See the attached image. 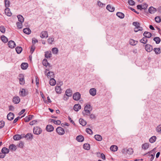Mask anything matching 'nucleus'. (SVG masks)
Returning <instances> with one entry per match:
<instances>
[{"instance_id":"1","label":"nucleus","mask_w":161,"mask_h":161,"mask_svg":"<svg viewBox=\"0 0 161 161\" xmlns=\"http://www.w3.org/2000/svg\"><path fill=\"white\" fill-rule=\"evenodd\" d=\"M92 110V107L90 104H86L84 107V111L82 112V114L84 116H88Z\"/></svg>"},{"instance_id":"2","label":"nucleus","mask_w":161,"mask_h":161,"mask_svg":"<svg viewBox=\"0 0 161 161\" xmlns=\"http://www.w3.org/2000/svg\"><path fill=\"white\" fill-rule=\"evenodd\" d=\"M49 69H50L48 68L45 71V74H47V75L48 78H50L51 79V78H52L53 77H54V73L53 72L50 71H49L47 73V71H49Z\"/></svg>"},{"instance_id":"3","label":"nucleus","mask_w":161,"mask_h":161,"mask_svg":"<svg viewBox=\"0 0 161 161\" xmlns=\"http://www.w3.org/2000/svg\"><path fill=\"white\" fill-rule=\"evenodd\" d=\"M42 130L41 129L37 126L35 127L33 129V133L36 135H39L42 132Z\"/></svg>"},{"instance_id":"4","label":"nucleus","mask_w":161,"mask_h":161,"mask_svg":"<svg viewBox=\"0 0 161 161\" xmlns=\"http://www.w3.org/2000/svg\"><path fill=\"white\" fill-rule=\"evenodd\" d=\"M57 132L59 135H63L64 134V129L61 127H57L56 129Z\"/></svg>"},{"instance_id":"5","label":"nucleus","mask_w":161,"mask_h":161,"mask_svg":"<svg viewBox=\"0 0 161 161\" xmlns=\"http://www.w3.org/2000/svg\"><path fill=\"white\" fill-rule=\"evenodd\" d=\"M19 76L20 84L21 85H24L25 83V80L24 75L22 74H20Z\"/></svg>"},{"instance_id":"6","label":"nucleus","mask_w":161,"mask_h":161,"mask_svg":"<svg viewBox=\"0 0 161 161\" xmlns=\"http://www.w3.org/2000/svg\"><path fill=\"white\" fill-rule=\"evenodd\" d=\"M73 97L74 100H78L80 98V94L78 92H76L73 94Z\"/></svg>"},{"instance_id":"7","label":"nucleus","mask_w":161,"mask_h":161,"mask_svg":"<svg viewBox=\"0 0 161 161\" xmlns=\"http://www.w3.org/2000/svg\"><path fill=\"white\" fill-rule=\"evenodd\" d=\"M8 47L11 48H14L16 46L15 43L14 41L12 40H10L8 42Z\"/></svg>"},{"instance_id":"8","label":"nucleus","mask_w":161,"mask_h":161,"mask_svg":"<svg viewBox=\"0 0 161 161\" xmlns=\"http://www.w3.org/2000/svg\"><path fill=\"white\" fill-rule=\"evenodd\" d=\"M145 49L147 52H150L153 50L152 46L149 44H147L145 46Z\"/></svg>"},{"instance_id":"9","label":"nucleus","mask_w":161,"mask_h":161,"mask_svg":"<svg viewBox=\"0 0 161 161\" xmlns=\"http://www.w3.org/2000/svg\"><path fill=\"white\" fill-rule=\"evenodd\" d=\"M48 35L47 31H42L41 32L40 34V37L41 38H47L48 37Z\"/></svg>"},{"instance_id":"10","label":"nucleus","mask_w":161,"mask_h":161,"mask_svg":"<svg viewBox=\"0 0 161 161\" xmlns=\"http://www.w3.org/2000/svg\"><path fill=\"white\" fill-rule=\"evenodd\" d=\"M20 101L19 97L17 96H15L14 97L13 99V102L15 104L18 103Z\"/></svg>"},{"instance_id":"11","label":"nucleus","mask_w":161,"mask_h":161,"mask_svg":"<svg viewBox=\"0 0 161 161\" xmlns=\"http://www.w3.org/2000/svg\"><path fill=\"white\" fill-rule=\"evenodd\" d=\"M132 24L136 28H139L140 31H141L143 30V28L140 26V24L137 22H134Z\"/></svg>"},{"instance_id":"12","label":"nucleus","mask_w":161,"mask_h":161,"mask_svg":"<svg viewBox=\"0 0 161 161\" xmlns=\"http://www.w3.org/2000/svg\"><path fill=\"white\" fill-rule=\"evenodd\" d=\"M60 83V86H58L57 85L55 87V89L56 92L59 93L61 92V89L60 87V86L63 84V83L62 82H61Z\"/></svg>"},{"instance_id":"13","label":"nucleus","mask_w":161,"mask_h":161,"mask_svg":"<svg viewBox=\"0 0 161 161\" xmlns=\"http://www.w3.org/2000/svg\"><path fill=\"white\" fill-rule=\"evenodd\" d=\"M14 114L13 113L11 112H10L8 114L7 116V118L9 120H12L14 119Z\"/></svg>"},{"instance_id":"14","label":"nucleus","mask_w":161,"mask_h":161,"mask_svg":"<svg viewBox=\"0 0 161 161\" xmlns=\"http://www.w3.org/2000/svg\"><path fill=\"white\" fill-rule=\"evenodd\" d=\"M42 63L44 66H46V67L48 66L49 68L52 69V66L47 62V59H44L42 61Z\"/></svg>"},{"instance_id":"15","label":"nucleus","mask_w":161,"mask_h":161,"mask_svg":"<svg viewBox=\"0 0 161 161\" xmlns=\"http://www.w3.org/2000/svg\"><path fill=\"white\" fill-rule=\"evenodd\" d=\"M46 130L48 132H52L54 130L53 127L51 125H48L46 127Z\"/></svg>"},{"instance_id":"16","label":"nucleus","mask_w":161,"mask_h":161,"mask_svg":"<svg viewBox=\"0 0 161 161\" xmlns=\"http://www.w3.org/2000/svg\"><path fill=\"white\" fill-rule=\"evenodd\" d=\"M97 91L95 88H92L89 90V93L91 95L95 96L96 94Z\"/></svg>"},{"instance_id":"17","label":"nucleus","mask_w":161,"mask_h":161,"mask_svg":"<svg viewBox=\"0 0 161 161\" xmlns=\"http://www.w3.org/2000/svg\"><path fill=\"white\" fill-rule=\"evenodd\" d=\"M106 9L111 12L114 11L115 8L114 7H112L110 5H108L106 7Z\"/></svg>"},{"instance_id":"18","label":"nucleus","mask_w":161,"mask_h":161,"mask_svg":"<svg viewBox=\"0 0 161 161\" xmlns=\"http://www.w3.org/2000/svg\"><path fill=\"white\" fill-rule=\"evenodd\" d=\"M81 107L80 105L79 104H75L74 107V109L75 111H78L80 109Z\"/></svg>"},{"instance_id":"19","label":"nucleus","mask_w":161,"mask_h":161,"mask_svg":"<svg viewBox=\"0 0 161 161\" xmlns=\"http://www.w3.org/2000/svg\"><path fill=\"white\" fill-rule=\"evenodd\" d=\"M65 94L68 97H71L72 94V91L70 89H67L65 91Z\"/></svg>"},{"instance_id":"20","label":"nucleus","mask_w":161,"mask_h":161,"mask_svg":"<svg viewBox=\"0 0 161 161\" xmlns=\"http://www.w3.org/2000/svg\"><path fill=\"white\" fill-rule=\"evenodd\" d=\"M156 11V9L153 7H150L148 9L149 12L151 14H154Z\"/></svg>"},{"instance_id":"21","label":"nucleus","mask_w":161,"mask_h":161,"mask_svg":"<svg viewBox=\"0 0 161 161\" xmlns=\"http://www.w3.org/2000/svg\"><path fill=\"white\" fill-rule=\"evenodd\" d=\"M34 116L33 115H30L27 116H26L24 118V120L25 122H29L30 120L31 119L32 117H33Z\"/></svg>"},{"instance_id":"22","label":"nucleus","mask_w":161,"mask_h":161,"mask_svg":"<svg viewBox=\"0 0 161 161\" xmlns=\"http://www.w3.org/2000/svg\"><path fill=\"white\" fill-rule=\"evenodd\" d=\"M76 139L79 142H82L84 141V137L82 135H79L76 137Z\"/></svg>"},{"instance_id":"23","label":"nucleus","mask_w":161,"mask_h":161,"mask_svg":"<svg viewBox=\"0 0 161 161\" xmlns=\"http://www.w3.org/2000/svg\"><path fill=\"white\" fill-rule=\"evenodd\" d=\"M20 95L21 96L24 97L25 96L27 95V94L25 92V90L24 89H22V90L20 91L19 92Z\"/></svg>"},{"instance_id":"24","label":"nucleus","mask_w":161,"mask_h":161,"mask_svg":"<svg viewBox=\"0 0 161 161\" xmlns=\"http://www.w3.org/2000/svg\"><path fill=\"white\" fill-rule=\"evenodd\" d=\"M24 32L27 34H30L31 32V31L29 28H24L23 30Z\"/></svg>"},{"instance_id":"25","label":"nucleus","mask_w":161,"mask_h":161,"mask_svg":"<svg viewBox=\"0 0 161 161\" xmlns=\"http://www.w3.org/2000/svg\"><path fill=\"white\" fill-rule=\"evenodd\" d=\"M143 36H144L146 38H150L151 37L152 34L149 32L145 31L143 33Z\"/></svg>"},{"instance_id":"26","label":"nucleus","mask_w":161,"mask_h":161,"mask_svg":"<svg viewBox=\"0 0 161 161\" xmlns=\"http://www.w3.org/2000/svg\"><path fill=\"white\" fill-rule=\"evenodd\" d=\"M22 137L20 135H15L13 136V139L15 140H20Z\"/></svg>"},{"instance_id":"27","label":"nucleus","mask_w":161,"mask_h":161,"mask_svg":"<svg viewBox=\"0 0 161 161\" xmlns=\"http://www.w3.org/2000/svg\"><path fill=\"white\" fill-rule=\"evenodd\" d=\"M28 64L25 63H23L21 65V68L23 69H26L28 67Z\"/></svg>"},{"instance_id":"28","label":"nucleus","mask_w":161,"mask_h":161,"mask_svg":"<svg viewBox=\"0 0 161 161\" xmlns=\"http://www.w3.org/2000/svg\"><path fill=\"white\" fill-rule=\"evenodd\" d=\"M5 12L6 14L8 16H10L12 15V13L9 8H7L5 9Z\"/></svg>"},{"instance_id":"29","label":"nucleus","mask_w":161,"mask_h":161,"mask_svg":"<svg viewBox=\"0 0 161 161\" xmlns=\"http://www.w3.org/2000/svg\"><path fill=\"white\" fill-rule=\"evenodd\" d=\"M116 15L120 19H123L125 17L124 14L121 12H117L116 13Z\"/></svg>"},{"instance_id":"30","label":"nucleus","mask_w":161,"mask_h":161,"mask_svg":"<svg viewBox=\"0 0 161 161\" xmlns=\"http://www.w3.org/2000/svg\"><path fill=\"white\" fill-rule=\"evenodd\" d=\"M56 83V81L53 78H51L49 81L50 84L52 86H54Z\"/></svg>"},{"instance_id":"31","label":"nucleus","mask_w":161,"mask_h":161,"mask_svg":"<svg viewBox=\"0 0 161 161\" xmlns=\"http://www.w3.org/2000/svg\"><path fill=\"white\" fill-rule=\"evenodd\" d=\"M95 138L97 141H100L102 140V136L99 135H96L94 136Z\"/></svg>"},{"instance_id":"32","label":"nucleus","mask_w":161,"mask_h":161,"mask_svg":"<svg viewBox=\"0 0 161 161\" xmlns=\"http://www.w3.org/2000/svg\"><path fill=\"white\" fill-rule=\"evenodd\" d=\"M51 51H47L45 52V57L47 58H49L51 57Z\"/></svg>"},{"instance_id":"33","label":"nucleus","mask_w":161,"mask_h":161,"mask_svg":"<svg viewBox=\"0 0 161 161\" xmlns=\"http://www.w3.org/2000/svg\"><path fill=\"white\" fill-rule=\"evenodd\" d=\"M9 152V149L5 147H3L1 150V152L7 154Z\"/></svg>"},{"instance_id":"34","label":"nucleus","mask_w":161,"mask_h":161,"mask_svg":"<svg viewBox=\"0 0 161 161\" xmlns=\"http://www.w3.org/2000/svg\"><path fill=\"white\" fill-rule=\"evenodd\" d=\"M129 42L130 44L132 46H134L137 43V41H135L132 39H130V40Z\"/></svg>"},{"instance_id":"35","label":"nucleus","mask_w":161,"mask_h":161,"mask_svg":"<svg viewBox=\"0 0 161 161\" xmlns=\"http://www.w3.org/2000/svg\"><path fill=\"white\" fill-rule=\"evenodd\" d=\"M18 20L21 23H23L24 21V18L21 15H19L17 16Z\"/></svg>"},{"instance_id":"36","label":"nucleus","mask_w":161,"mask_h":161,"mask_svg":"<svg viewBox=\"0 0 161 161\" xmlns=\"http://www.w3.org/2000/svg\"><path fill=\"white\" fill-rule=\"evenodd\" d=\"M2 41L4 43H6L8 41V38L4 36H2L1 37Z\"/></svg>"},{"instance_id":"37","label":"nucleus","mask_w":161,"mask_h":161,"mask_svg":"<svg viewBox=\"0 0 161 161\" xmlns=\"http://www.w3.org/2000/svg\"><path fill=\"white\" fill-rule=\"evenodd\" d=\"M79 122L80 124H81L83 126H85L86 124V122L83 119H80Z\"/></svg>"},{"instance_id":"38","label":"nucleus","mask_w":161,"mask_h":161,"mask_svg":"<svg viewBox=\"0 0 161 161\" xmlns=\"http://www.w3.org/2000/svg\"><path fill=\"white\" fill-rule=\"evenodd\" d=\"M25 137L28 140L31 139L33 138V135L31 133H28L25 135Z\"/></svg>"},{"instance_id":"39","label":"nucleus","mask_w":161,"mask_h":161,"mask_svg":"<svg viewBox=\"0 0 161 161\" xmlns=\"http://www.w3.org/2000/svg\"><path fill=\"white\" fill-rule=\"evenodd\" d=\"M15 50L17 53L18 54H19L22 51V48L21 47H17L16 48Z\"/></svg>"},{"instance_id":"40","label":"nucleus","mask_w":161,"mask_h":161,"mask_svg":"<svg viewBox=\"0 0 161 161\" xmlns=\"http://www.w3.org/2000/svg\"><path fill=\"white\" fill-rule=\"evenodd\" d=\"M118 147L116 145L112 146L110 147V150L114 152H115L117 151L118 149Z\"/></svg>"},{"instance_id":"41","label":"nucleus","mask_w":161,"mask_h":161,"mask_svg":"<svg viewBox=\"0 0 161 161\" xmlns=\"http://www.w3.org/2000/svg\"><path fill=\"white\" fill-rule=\"evenodd\" d=\"M156 137L155 136H153L150 138L149 141L151 143H153L156 141Z\"/></svg>"},{"instance_id":"42","label":"nucleus","mask_w":161,"mask_h":161,"mask_svg":"<svg viewBox=\"0 0 161 161\" xmlns=\"http://www.w3.org/2000/svg\"><path fill=\"white\" fill-rule=\"evenodd\" d=\"M153 51L157 54H159L161 53L160 49V48H155L153 49Z\"/></svg>"},{"instance_id":"43","label":"nucleus","mask_w":161,"mask_h":161,"mask_svg":"<svg viewBox=\"0 0 161 161\" xmlns=\"http://www.w3.org/2000/svg\"><path fill=\"white\" fill-rule=\"evenodd\" d=\"M153 40L157 44H159L161 41L160 38L158 37H154L153 38Z\"/></svg>"},{"instance_id":"44","label":"nucleus","mask_w":161,"mask_h":161,"mask_svg":"<svg viewBox=\"0 0 161 161\" xmlns=\"http://www.w3.org/2000/svg\"><path fill=\"white\" fill-rule=\"evenodd\" d=\"M9 148L12 150L15 151L16 150V147L15 145L13 144H12L10 145Z\"/></svg>"},{"instance_id":"45","label":"nucleus","mask_w":161,"mask_h":161,"mask_svg":"<svg viewBox=\"0 0 161 161\" xmlns=\"http://www.w3.org/2000/svg\"><path fill=\"white\" fill-rule=\"evenodd\" d=\"M83 148L86 150H88L90 149V145L87 143L84 144L83 145Z\"/></svg>"},{"instance_id":"46","label":"nucleus","mask_w":161,"mask_h":161,"mask_svg":"<svg viewBox=\"0 0 161 161\" xmlns=\"http://www.w3.org/2000/svg\"><path fill=\"white\" fill-rule=\"evenodd\" d=\"M127 154H132L133 153V149L131 148H129L127 149Z\"/></svg>"},{"instance_id":"47","label":"nucleus","mask_w":161,"mask_h":161,"mask_svg":"<svg viewBox=\"0 0 161 161\" xmlns=\"http://www.w3.org/2000/svg\"><path fill=\"white\" fill-rule=\"evenodd\" d=\"M149 144L148 143H145L142 145V147L145 150L147 149L149 147Z\"/></svg>"},{"instance_id":"48","label":"nucleus","mask_w":161,"mask_h":161,"mask_svg":"<svg viewBox=\"0 0 161 161\" xmlns=\"http://www.w3.org/2000/svg\"><path fill=\"white\" fill-rule=\"evenodd\" d=\"M147 39L145 37H143L140 40V42L144 44H146L147 42Z\"/></svg>"},{"instance_id":"49","label":"nucleus","mask_w":161,"mask_h":161,"mask_svg":"<svg viewBox=\"0 0 161 161\" xmlns=\"http://www.w3.org/2000/svg\"><path fill=\"white\" fill-rule=\"evenodd\" d=\"M54 41V39L53 37H49L47 39L48 43L51 44L52 42Z\"/></svg>"},{"instance_id":"50","label":"nucleus","mask_w":161,"mask_h":161,"mask_svg":"<svg viewBox=\"0 0 161 161\" xmlns=\"http://www.w3.org/2000/svg\"><path fill=\"white\" fill-rule=\"evenodd\" d=\"M152 151L150 152L149 153H149V154H148V156L149 157H151V158L150 159V161H152L153 159H154V156H155V154H150V153H152ZM148 153H147V154H148Z\"/></svg>"},{"instance_id":"51","label":"nucleus","mask_w":161,"mask_h":161,"mask_svg":"<svg viewBox=\"0 0 161 161\" xmlns=\"http://www.w3.org/2000/svg\"><path fill=\"white\" fill-rule=\"evenodd\" d=\"M52 51L53 53L54 54H57L58 52V49L56 47L53 48Z\"/></svg>"},{"instance_id":"52","label":"nucleus","mask_w":161,"mask_h":161,"mask_svg":"<svg viewBox=\"0 0 161 161\" xmlns=\"http://www.w3.org/2000/svg\"><path fill=\"white\" fill-rule=\"evenodd\" d=\"M128 3L131 6L134 5L135 4V2L133 0H128Z\"/></svg>"},{"instance_id":"53","label":"nucleus","mask_w":161,"mask_h":161,"mask_svg":"<svg viewBox=\"0 0 161 161\" xmlns=\"http://www.w3.org/2000/svg\"><path fill=\"white\" fill-rule=\"evenodd\" d=\"M51 121L55 124L59 125L61 124V121L59 120H56L55 119H52Z\"/></svg>"},{"instance_id":"54","label":"nucleus","mask_w":161,"mask_h":161,"mask_svg":"<svg viewBox=\"0 0 161 161\" xmlns=\"http://www.w3.org/2000/svg\"><path fill=\"white\" fill-rule=\"evenodd\" d=\"M0 31L3 33H4L5 31V28L3 26H0Z\"/></svg>"},{"instance_id":"55","label":"nucleus","mask_w":161,"mask_h":161,"mask_svg":"<svg viewBox=\"0 0 161 161\" xmlns=\"http://www.w3.org/2000/svg\"><path fill=\"white\" fill-rule=\"evenodd\" d=\"M156 130L158 132H161V125H158L157 127Z\"/></svg>"},{"instance_id":"56","label":"nucleus","mask_w":161,"mask_h":161,"mask_svg":"<svg viewBox=\"0 0 161 161\" xmlns=\"http://www.w3.org/2000/svg\"><path fill=\"white\" fill-rule=\"evenodd\" d=\"M16 25L18 28L21 29L22 28V23L17 22Z\"/></svg>"},{"instance_id":"57","label":"nucleus","mask_w":161,"mask_h":161,"mask_svg":"<svg viewBox=\"0 0 161 161\" xmlns=\"http://www.w3.org/2000/svg\"><path fill=\"white\" fill-rule=\"evenodd\" d=\"M5 7L8 8L9 6V1L8 0H5Z\"/></svg>"},{"instance_id":"58","label":"nucleus","mask_w":161,"mask_h":161,"mask_svg":"<svg viewBox=\"0 0 161 161\" xmlns=\"http://www.w3.org/2000/svg\"><path fill=\"white\" fill-rule=\"evenodd\" d=\"M89 116H90V118L92 119H95L96 118V116L94 114H90Z\"/></svg>"},{"instance_id":"59","label":"nucleus","mask_w":161,"mask_h":161,"mask_svg":"<svg viewBox=\"0 0 161 161\" xmlns=\"http://www.w3.org/2000/svg\"><path fill=\"white\" fill-rule=\"evenodd\" d=\"M5 125V122L4 121L2 120L0 121V129L3 128Z\"/></svg>"},{"instance_id":"60","label":"nucleus","mask_w":161,"mask_h":161,"mask_svg":"<svg viewBox=\"0 0 161 161\" xmlns=\"http://www.w3.org/2000/svg\"><path fill=\"white\" fill-rule=\"evenodd\" d=\"M86 131L87 133L90 134H92L93 133L92 130L89 128H86Z\"/></svg>"},{"instance_id":"61","label":"nucleus","mask_w":161,"mask_h":161,"mask_svg":"<svg viewBox=\"0 0 161 161\" xmlns=\"http://www.w3.org/2000/svg\"><path fill=\"white\" fill-rule=\"evenodd\" d=\"M161 19L159 17H156L155 18V21L157 23L161 21Z\"/></svg>"},{"instance_id":"62","label":"nucleus","mask_w":161,"mask_h":161,"mask_svg":"<svg viewBox=\"0 0 161 161\" xmlns=\"http://www.w3.org/2000/svg\"><path fill=\"white\" fill-rule=\"evenodd\" d=\"M127 148H124L123 149L121 150L122 153L123 154H127Z\"/></svg>"},{"instance_id":"63","label":"nucleus","mask_w":161,"mask_h":161,"mask_svg":"<svg viewBox=\"0 0 161 161\" xmlns=\"http://www.w3.org/2000/svg\"><path fill=\"white\" fill-rule=\"evenodd\" d=\"M147 7V5L146 3H144L143 5H142V9H145Z\"/></svg>"},{"instance_id":"64","label":"nucleus","mask_w":161,"mask_h":161,"mask_svg":"<svg viewBox=\"0 0 161 161\" xmlns=\"http://www.w3.org/2000/svg\"><path fill=\"white\" fill-rule=\"evenodd\" d=\"M24 145V143L22 142H20L18 145V146L22 148L23 147Z\"/></svg>"}]
</instances>
